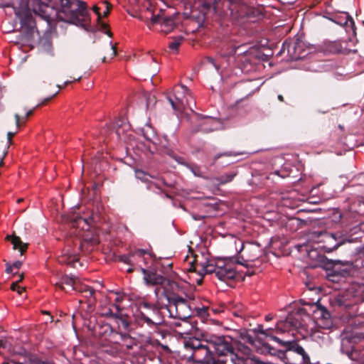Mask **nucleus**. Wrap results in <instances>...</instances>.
I'll return each mask as SVG.
<instances>
[{
    "label": "nucleus",
    "instance_id": "1",
    "mask_svg": "<svg viewBox=\"0 0 364 364\" xmlns=\"http://www.w3.org/2000/svg\"><path fill=\"white\" fill-rule=\"evenodd\" d=\"M60 9L57 11L48 4L41 3L34 9L36 14L48 23L55 18L70 22L75 25L81 24L88 12L85 2L80 0H60Z\"/></svg>",
    "mask_w": 364,
    "mask_h": 364
},
{
    "label": "nucleus",
    "instance_id": "2",
    "mask_svg": "<svg viewBox=\"0 0 364 364\" xmlns=\"http://www.w3.org/2000/svg\"><path fill=\"white\" fill-rule=\"evenodd\" d=\"M209 341L214 348L213 352L214 360H223V363L221 364H226L228 356L232 364H252V363L262 364L256 357H250L251 350L244 345H239L235 351L230 336H212ZM215 364L219 363L215 362Z\"/></svg>",
    "mask_w": 364,
    "mask_h": 364
},
{
    "label": "nucleus",
    "instance_id": "3",
    "mask_svg": "<svg viewBox=\"0 0 364 364\" xmlns=\"http://www.w3.org/2000/svg\"><path fill=\"white\" fill-rule=\"evenodd\" d=\"M232 261V258L219 259L215 262L207 261L200 264L201 269L198 274L203 277L205 274L214 273L218 279L223 282L233 279L237 273Z\"/></svg>",
    "mask_w": 364,
    "mask_h": 364
},
{
    "label": "nucleus",
    "instance_id": "4",
    "mask_svg": "<svg viewBox=\"0 0 364 364\" xmlns=\"http://www.w3.org/2000/svg\"><path fill=\"white\" fill-rule=\"evenodd\" d=\"M184 348L191 352L189 355L186 354L184 356L188 360L193 361L194 364H215L213 352L200 340L195 337L190 338L184 341ZM216 362L220 364L223 363L218 360Z\"/></svg>",
    "mask_w": 364,
    "mask_h": 364
},
{
    "label": "nucleus",
    "instance_id": "5",
    "mask_svg": "<svg viewBox=\"0 0 364 364\" xmlns=\"http://www.w3.org/2000/svg\"><path fill=\"white\" fill-rule=\"evenodd\" d=\"M162 296L166 301V304H163L162 306H166L169 316L181 319L183 321L184 325H188L186 319L190 318L193 314L191 304L184 298L176 294H168L164 291Z\"/></svg>",
    "mask_w": 364,
    "mask_h": 364
},
{
    "label": "nucleus",
    "instance_id": "6",
    "mask_svg": "<svg viewBox=\"0 0 364 364\" xmlns=\"http://www.w3.org/2000/svg\"><path fill=\"white\" fill-rule=\"evenodd\" d=\"M163 304H166V301L162 296V294L158 297L156 303L151 305L149 303H144V306L151 310L149 314H146L143 312L140 313L139 319L143 323H146L149 327L154 330V333L161 334L159 327L164 323V317L161 312L162 309H166V306H162Z\"/></svg>",
    "mask_w": 364,
    "mask_h": 364
},
{
    "label": "nucleus",
    "instance_id": "7",
    "mask_svg": "<svg viewBox=\"0 0 364 364\" xmlns=\"http://www.w3.org/2000/svg\"><path fill=\"white\" fill-rule=\"evenodd\" d=\"M241 252H242L241 256L235 259L234 262L243 266H247L245 262H254L259 259L262 255V249L259 245L240 242V248L238 253Z\"/></svg>",
    "mask_w": 364,
    "mask_h": 364
},
{
    "label": "nucleus",
    "instance_id": "8",
    "mask_svg": "<svg viewBox=\"0 0 364 364\" xmlns=\"http://www.w3.org/2000/svg\"><path fill=\"white\" fill-rule=\"evenodd\" d=\"M313 316L318 328L328 330L333 326V321L329 312L321 305L314 304Z\"/></svg>",
    "mask_w": 364,
    "mask_h": 364
},
{
    "label": "nucleus",
    "instance_id": "9",
    "mask_svg": "<svg viewBox=\"0 0 364 364\" xmlns=\"http://www.w3.org/2000/svg\"><path fill=\"white\" fill-rule=\"evenodd\" d=\"M151 23L152 24H160L161 26V31L165 33H169L176 26L175 16L172 15L166 16L162 11H160V13L157 15L153 14L151 16Z\"/></svg>",
    "mask_w": 364,
    "mask_h": 364
},
{
    "label": "nucleus",
    "instance_id": "10",
    "mask_svg": "<svg viewBox=\"0 0 364 364\" xmlns=\"http://www.w3.org/2000/svg\"><path fill=\"white\" fill-rule=\"evenodd\" d=\"M13 9L15 15L20 20L21 27L26 28L28 31L32 30L34 28L35 21L30 11L25 8L13 7Z\"/></svg>",
    "mask_w": 364,
    "mask_h": 364
},
{
    "label": "nucleus",
    "instance_id": "11",
    "mask_svg": "<svg viewBox=\"0 0 364 364\" xmlns=\"http://www.w3.org/2000/svg\"><path fill=\"white\" fill-rule=\"evenodd\" d=\"M140 269L144 275V281L148 286L163 285L167 282L165 277L156 272L148 270L143 267H141Z\"/></svg>",
    "mask_w": 364,
    "mask_h": 364
},
{
    "label": "nucleus",
    "instance_id": "12",
    "mask_svg": "<svg viewBox=\"0 0 364 364\" xmlns=\"http://www.w3.org/2000/svg\"><path fill=\"white\" fill-rule=\"evenodd\" d=\"M348 296L352 299L354 304L364 301V284H351L348 289Z\"/></svg>",
    "mask_w": 364,
    "mask_h": 364
},
{
    "label": "nucleus",
    "instance_id": "13",
    "mask_svg": "<svg viewBox=\"0 0 364 364\" xmlns=\"http://www.w3.org/2000/svg\"><path fill=\"white\" fill-rule=\"evenodd\" d=\"M328 236L336 241V244L333 247L334 250L346 242L354 243L358 242V237H352L350 235H348L347 233H343V232L329 233Z\"/></svg>",
    "mask_w": 364,
    "mask_h": 364
},
{
    "label": "nucleus",
    "instance_id": "14",
    "mask_svg": "<svg viewBox=\"0 0 364 364\" xmlns=\"http://www.w3.org/2000/svg\"><path fill=\"white\" fill-rule=\"evenodd\" d=\"M331 20L336 24L346 26V29L350 28L352 29L353 32H355V22L348 13H342L340 15L336 16L334 18H331Z\"/></svg>",
    "mask_w": 364,
    "mask_h": 364
},
{
    "label": "nucleus",
    "instance_id": "15",
    "mask_svg": "<svg viewBox=\"0 0 364 364\" xmlns=\"http://www.w3.org/2000/svg\"><path fill=\"white\" fill-rule=\"evenodd\" d=\"M203 122L200 124V130L208 133L218 129L220 122L215 118L205 116L202 117Z\"/></svg>",
    "mask_w": 364,
    "mask_h": 364
},
{
    "label": "nucleus",
    "instance_id": "16",
    "mask_svg": "<svg viewBox=\"0 0 364 364\" xmlns=\"http://www.w3.org/2000/svg\"><path fill=\"white\" fill-rule=\"evenodd\" d=\"M145 254L152 256L151 252L144 249H137L129 255H123L119 257V260L125 264H132L135 257H143Z\"/></svg>",
    "mask_w": 364,
    "mask_h": 364
},
{
    "label": "nucleus",
    "instance_id": "17",
    "mask_svg": "<svg viewBox=\"0 0 364 364\" xmlns=\"http://www.w3.org/2000/svg\"><path fill=\"white\" fill-rule=\"evenodd\" d=\"M303 314L304 311L301 310L300 311H297L295 314L288 315L284 322V326L289 325L295 328L303 327L304 326V321L301 318Z\"/></svg>",
    "mask_w": 364,
    "mask_h": 364
},
{
    "label": "nucleus",
    "instance_id": "18",
    "mask_svg": "<svg viewBox=\"0 0 364 364\" xmlns=\"http://www.w3.org/2000/svg\"><path fill=\"white\" fill-rule=\"evenodd\" d=\"M6 240L8 241H10L11 243L13 245L14 250H18L21 255H22L23 253L26 250L28 247V244L23 243L21 238L16 235H7L6 237Z\"/></svg>",
    "mask_w": 364,
    "mask_h": 364
},
{
    "label": "nucleus",
    "instance_id": "19",
    "mask_svg": "<svg viewBox=\"0 0 364 364\" xmlns=\"http://www.w3.org/2000/svg\"><path fill=\"white\" fill-rule=\"evenodd\" d=\"M159 182H152L150 181L147 184V189L151 191L155 192L157 194H161V192H164V190L161 188V184H163L167 187H172V185L168 183L164 178H158Z\"/></svg>",
    "mask_w": 364,
    "mask_h": 364
},
{
    "label": "nucleus",
    "instance_id": "20",
    "mask_svg": "<svg viewBox=\"0 0 364 364\" xmlns=\"http://www.w3.org/2000/svg\"><path fill=\"white\" fill-rule=\"evenodd\" d=\"M73 290H75L77 291H79L80 293H85V297H92L95 294V289L92 288L91 287L86 285L85 284H82L80 279L78 278L76 284L75 286V288Z\"/></svg>",
    "mask_w": 364,
    "mask_h": 364
},
{
    "label": "nucleus",
    "instance_id": "21",
    "mask_svg": "<svg viewBox=\"0 0 364 364\" xmlns=\"http://www.w3.org/2000/svg\"><path fill=\"white\" fill-rule=\"evenodd\" d=\"M292 50L295 58H299L303 55V43L299 40H296L293 43L290 44L288 48V52L291 53Z\"/></svg>",
    "mask_w": 364,
    "mask_h": 364
},
{
    "label": "nucleus",
    "instance_id": "22",
    "mask_svg": "<svg viewBox=\"0 0 364 364\" xmlns=\"http://www.w3.org/2000/svg\"><path fill=\"white\" fill-rule=\"evenodd\" d=\"M230 3L229 10L232 15L235 14L237 16H242L244 13L242 11L244 6L240 5V0H228Z\"/></svg>",
    "mask_w": 364,
    "mask_h": 364
},
{
    "label": "nucleus",
    "instance_id": "23",
    "mask_svg": "<svg viewBox=\"0 0 364 364\" xmlns=\"http://www.w3.org/2000/svg\"><path fill=\"white\" fill-rule=\"evenodd\" d=\"M78 258L76 255L72 254L69 252V250H66V252L59 257L58 262L62 264H70L75 262H77Z\"/></svg>",
    "mask_w": 364,
    "mask_h": 364
},
{
    "label": "nucleus",
    "instance_id": "24",
    "mask_svg": "<svg viewBox=\"0 0 364 364\" xmlns=\"http://www.w3.org/2000/svg\"><path fill=\"white\" fill-rule=\"evenodd\" d=\"M95 331L99 336L107 338L112 333L113 328L109 324L103 323L100 325Z\"/></svg>",
    "mask_w": 364,
    "mask_h": 364
},
{
    "label": "nucleus",
    "instance_id": "25",
    "mask_svg": "<svg viewBox=\"0 0 364 364\" xmlns=\"http://www.w3.org/2000/svg\"><path fill=\"white\" fill-rule=\"evenodd\" d=\"M77 279L78 277L75 275H65L61 278L60 284H57V285L63 289V284H67L71 286L72 289H74Z\"/></svg>",
    "mask_w": 364,
    "mask_h": 364
},
{
    "label": "nucleus",
    "instance_id": "26",
    "mask_svg": "<svg viewBox=\"0 0 364 364\" xmlns=\"http://www.w3.org/2000/svg\"><path fill=\"white\" fill-rule=\"evenodd\" d=\"M164 154L169 156L171 158L174 159L178 164L185 165L186 164V160L183 157L180 156L175 154V152L168 147H164Z\"/></svg>",
    "mask_w": 364,
    "mask_h": 364
},
{
    "label": "nucleus",
    "instance_id": "27",
    "mask_svg": "<svg viewBox=\"0 0 364 364\" xmlns=\"http://www.w3.org/2000/svg\"><path fill=\"white\" fill-rule=\"evenodd\" d=\"M236 176V173L234 172L227 173L220 176L215 178V180L218 182V184H225L232 181L234 177Z\"/></svg>",
    "mask_w": 364,
    "mask_h": 364
},
{
    "label": "nucleus",
    "instance_id": "28",
    "mask_svg": "<svg viewBox=\"0 0 364 364\" xmlns=\"http://www.w3.org/2000/svg\"><path fill=\"white\" fill-rule=\"evenodd\" d=\"M135 176H136V178L141 180L143 182H146L147 183H149L150 178H156V177L155 176H151V175L149 174L148 173H146L142 170H140V169H136L135 171Z\"/></svg>",
    "mask_w": 364,
    "mask_h": 364
},
{
    "label": "nucleus",
    "instance_id": "29",
    "mask_svg": "<svg viewBox=\"0 0 364 364\" xmlns=\"http://www.w3.org/2000/svg\"><path fill=\"white\" fill-rule=\"evenodd\" d=\"M124 346L128 349H132L136 345V341L132 336L127 333L120 334Z\"/></svg>",
    "mask_w": 364,
    "mask_h": 364
},
{
    "label": "nucleus",
    "instance_id": "30",
    "mask_svg": "<svg viewBox=\"0 0 364 364\" xmlns=\"http://www.w3.org/2000/svg\"><path fill=\"white\" fill-rule=\"evenodd\" d=\"M21 265H22V262L18 261V260L13 262L12 264L6 263L5 271L8 274H10V273L16 274L18 272V270L21 268Z\"/></svg>",
    "mask_w": 364,
    "mask_h": 364
},
{
    "label": "nucleus",
    "instance_id": "31",
    "mask_svg": "<svg viewBox=\"0 0 364 364\" xmlns=\"http://www.w3.org/2000/svg\"><path fill=\"white\" fill-rule=\"evenodd\" d=\"M113 308L115 309V311H113L112 309H105L102 314L107 318H112L114 319L116 318V316H118L121 312V308L119 305L114 304L113 305Z\"/></svg>",
    "mask_w": 364,
    "mask_h": 364
},
{
    "label": "nucleus",
    "instance_id": "32",
    "mask_svg": "<svg viewBox=\"0 0 364 364\" xmlns=\"http://www.w3.org/2000/svg\"><path fill=\"white\" fill-rule=\"evenodd\" d=\"M115 320L119 328L127 330L129 328V322L125 318H124L121 312L118 316H116Z\"/></svg>",
    "mask_w": 364,
    "mask_h": 364
},
{
    "label": "nucleus",
    "instance_id": "33",
    "mask_svg": "<svg viewBox=\"0 0 364 364\" xmlns=\"http://www.w3.org/2000/svg\"><path fill=\"white\" fill-rule=\"evenodd\" d=\"M173 41L168 44V48L171 50L178 51V47L181 45L183 37L181 36H175L172 38Z\"/></svg>",
    "mask_w": 364,
    "mask_h": 364
},
{
    "label": "nucleus",
    "instance_id": "34",
    "mask_svg": "<svg viewBox=\"0 0 364 364\" xmlns=\"http://www.w3.org/2000/svg\"><path fill=\"white\" fill-rule=\"evenodd\" d=\"M343 44H346L343 41H335L331 46V50L333 53H341L344 52Z\"/></svg>",
    "mask_w": 364,
    "mask_h": 364
},
{
    "label": "nucleus",
    "instance_id": "35",
    "mask_svg": "<svg viewBox=\"0 0 364 364\" xmlns=\"http://www.w3.org/2000/svg\"><path fill=\"white\" fill-rule=\"evenodd\" d=\"M185 166H186L196 176H198V177L203 176L202 171L198 166L195 165V164L190 165V164H188L186 162Z\"/></svg>",
    "mask_w": 364,
    "mask_h": 364
},
{
    "label": "nucleus",
    "instance_id": "36",
    "mask_svg": "<svg viewBox=\"0 0 364 364\" xmlns=\"http://www.w3.org/2000/svg\"><path fill=\"white\" fill-rule=\"evenodd\" d=\"M354 205H358V209L355 210L360 215H364V200L359 198L353 203Z\"/></svg>",
    "mask_w": 364,
    "mask_h": 364
},
{
    "label": "nucleus",
    "instance_id": "37",
    "mask_svg": "<svg viewBox=\"0 0 364 364\" xmlns=\"http://www.w3.org/2000/svg\"><path fill=\"white\" fill-rule=\"evenodd\" d=\"M242 153H236L233 151H225L220 154H218L214 156L213 163H215L219 158L222 156H237L242 154Z\"/></svg>",
    "mask_w": 364,
    "mask_h": 364
},
{
    "label": "nucleus",
    "instance_id": "38",
    "mask_svg": "<svg viewBox=\"0 0 364 364\" xmlns=\"http://www.w3.org/2000/svg\"><path fill=\"white\" fill-rule=\"evenodd\" d=\"M23 279V276H21L20 279L18 281H17L16 282H14L11 284V289L13 290V291H17V293L19 294V295H21V294L25 291V288L24 287H21L20 286L18 285V282L19 281H21V279Z\"/></svg>",
    "mask_w": 364,
    "mask_h": 364
},
{
    "label": "nucleus",
    "instance_id": "39",
    "mask_svg": "<svg viewBox=\"0 0 364 364\" xmlns=\"http://www.w3.org/2000/svg\"><path fill=\"white\" fill-rule=\"evenodd\" d=\"M312 337L314 340L318 341L319 339H321L322 341H324L326 340V338H328V334H326V333H321L320 331H314L313 333H312Z\"/></svg>",
    "mask_w": 364,
    "mask_h": 364
},
{
    "label": "nucleus",
    "instance_id": "40",
    "mask_svg": "<svg viewBox=\"0 0 364 364\" xmlns=\"http://www.w3.org/2000/svg\"><path fill=\"white\" fill-rule=\"evenodd\" d=\"M167 99L169 101L170 104L171 105L173 109H174V110L180 109L179 105L181 103V102L178 97H176V101L173 100L170 97H168Z\"/></svg>",
    "mask_w": 364,
    "mask_h": 364
},
{
    "label": "nucleus",
    "instance_id": "41",
    "mask_svg": "<svg viewBox=\"0 0 364 364\" xmlns=\"http://www.w3.org/2000/svg\"><path fill=\"white\" fill-rule=\"evenodd\" d=\"M194 311H196L197 315L201 317H205L208 315V308L205 306H203L201 308H195Z\"/></svg>",
    "mask_w": 364,
    "mask_h": 364
},
{
    "label": "nucleus",
    "instance_id": "42",
    "mask_svg": "<svg viewBox=\"0 0 364 364\" xmlns=\"http://www.w3.org/2000/svg\"><path fill=\"white\" fill-rule=\"evenodd\" d=\"M336 262L341 264L343 266H345L346 267L345 271H346V272H349L353 269V263L350 261L341 262L340 260H338Z\"/></svg>",
    "mask_w": 364,
    "mask_h": 364
},
{
    "label": "nucleus",
    "instance_id": "43",
    "mask_svg": "<svg viewBox=\"0 0 364 364\" xmlns=\"http://www.w3.org/2000/svg\"><path fill=\"white\" fill-rule=\"evenodd\" d=\"M241 46H234L230 51L221 54V56L226 58L228 56L234 55H235L237 50Z\"/></svg>",
    "mask_w": 364,
    "mask_h": 364
},
{
    "label": "nucleus",
    "instance_id": "44",
    "mask_svg": "<svg viewBox=\"0 0 364 364\" xmlns=\"http://www.w3.org/2000/svg\"><path fill=\"white\" fill-rule=\"evenodd\" d=\"M232 314L235 316L241 317V318L245 316V315H246L245 312L242 308H240L236 311H232Z\"/></svg>",
    "mask_w": 364,
    "mask_h": 364
},
{
    "label": "nucleus",
    "instance_id": "45",
    "mask_svg": "<svg viewBox=\"0 0 364 364\" xmlns=\"http://www.w3.org/2000/svg\"><path fill=\"white\" fill-rule=\"evenodd\" d=\"M206 60L208 63H210V64H212L215 68V69L217 70H219L220 66L216 64L215 60V59L213 58H212V57H207L206 58Z\"/></svg>",
    "mask_w": 364,
    "mask_h": 364
},
{
    "label": "nucleus",
    "instance_id": "46",
    "mask_svg": "<svg viewBox=\"0 0 364 364\" xmlns=\"http://www.w3.org/2000/svg\"><path fill=\"white\" fill-rule=\"evenodd\" d=\"M102 4H105V6H106V9L105 10V11L103 13V16H106L107 15H108V14L109 12V9H110L111 5L107 1H102Z\"/></svg>",
    "mask_w": 364,
    "mask_h": 364
},
{
    "label": "nucleus",
    "instance_id": "47",
    "mask_svg": "<svg viewBox=\"0 0 364 364\" xmlns=\"http://www.w3.org/2000/svg\"><path fill=\"white\" fill-rule=\"evenodd\" d=\"M92 9L93 11H95V13L97 15V20L98 21H100L101 18H102V15L99 12V8L97 6H94L92 7Z\"/></svg>",
    "mask_w": 364,
    "mask_h": 364
},
{
    "label": "nucleus",
    "instance_id": "48",
    "mask_svg": "<svg viewBox=\"0 0 364 364\" xmlns=\"http://www.w3.org/2000/svg\"><path fill=\"white\" fill-rule=\"evenodd\" d=\"M0 347H1L3 348H7L8 343L6 341V339H4V338H1L0 339Z\"/></svg>",
    "mask_w": 364,
    "mask_h": 364
},
{
    "label": "nucleus",
    "instance_id": "49",
    "mask_svg": "<svg viewBox=\"0 0 364 364\" xmlns=\"http://www.w3.org/2000/svg\"><path fill=\"white\" fill-rule=\"evenodd\" d=\"M146 255H147L149 257V258H151L153 257V254L152 253H151V255H152L151 257H150L148 254H145L143 257H135V259H141L144 263V264H148V261H147V258L145 257Z\"/></svg>",
    "mask_w": 364,
    "mask_h": 364
},
{
    "label": "nucleus",
    "instance_id": "50",
    "mask_svg": "<svg viewBox=\"0 0 364 364\" xmlns=\"http://www.w3.org/2000/svg\"><path fill=\"white\" fill-rule=\"evenodd\" d=\"M264 347L265 348V349L268 350V352L270 354H272V355L274 354V352H273L274 350V349L273 348H271L269 344H267V343L264 344Z\"/></svg>",
    "mask_w": 364,
    "mask_h": 364
},
{
    "label": "nucleus",
    "instance_id": "51",
    "mask_svg": "<svg viewBox=\"0 0 364 364\" xmlns=\"http://www.w3.org/2000/svg\"><path fill=\"white\" fill-rule=\"evenodd\" d=\"M16 132H9L7 133V139H8V141L9 143H11V138L15 135Z\"/></svg>",
    "mask_w": 364,
    "mask_h": 364
},
{
    "label": "nucleus",
    "instance_id": "52",
    "mask_svg": "<svg viewBox=\"0 0 364 364\" xmlns=\"http://www.w3.org/2000/svg\"><path fill=\"white\" fill-rule=\"evenodd\" d=\"M256 331H257V332L260 333L261 334L267 335V333H266V330H264V329L262 328V326H259L257 327V328L256 329Z\"/></svg>",
    "mask_w": 364,
    "mask_h": 364
},
{
    "label": "nucleus",
    "instance_id": "53",
    "mask_svg": "<svg viewBox=\"0 0 364 364\" xmlns=\"http://www.w3.org/2000/svg\"><path fill=\"white\" fill-rule=\"evenodd\" d=\"M242 338H244L245 340H246L249 343H252V337L250 336H249V335H245V336H242Z\"/></svg>",
    "mask_w": 364,
    "mask_h": 364
},
{
    "label": "nucleus",
    "instance_id": "54",
    "mask_svg": "<svg viewBox=\"0 0 364 364\" xmlns=\"http://www.w3.org/2000/svg\"><path fill=\"white\" fill-rule=\"evenodd\" d=\"M16 119V126L18 127L20 124V116L18 114L14 115Z\"/></svg>",
    "mask_w": 364,
    "mask_h": 364
},
{
    "label": "nucleus",
    "instance_id": "55",
    "mask_svg": "<svg viewBox=\"0 0 364 364\" xmlns=\"http://www.w3.org/2000/svg\"><path fill=\"white\" fill-rule=\"evenodd\" d=\"M181 89L183 90V92H184V93L188 94V93H189V92H190L189 90L188 89V87H187L186 86H185V85H181Z\"/></svg>",
    "mask_w": 364,
    "mask_h": 364
},
{
    "label": "nucleus",
    "instance_id": "56",
    "mask_svg": "<svg viewBox=\"0 0 364 364\" xmlns=\"http://www.w3.org/2000/svg\"><path fill=\"white\" fill-rule=\"evenodd\" d=\"M161 194H163V197L166 198H171V196L166 193L164 190V192H161Z\"/></svg>",
    "mask_w": 364,
    "mask_h": 364
},
{
    "label": "nucleus",
    "instance_id": "57",
    "mask_svg": "<svg viewBox=\"0 0 364 364\" xmlns=\"http://www.w3.org/2000/svg\"><path fill=\"white\" fill-rule=\"evenodd\" d=\"M273 318L271 314H268L265 316V320L267 321H269Z\"/></svg>",
    "mask_w": 364,
    "mask_h": 364
},
{
    "label": "nucleus",
    "instance_id": "58",
    "mask_svg": "<svg viewBox=\"0 0 364 364\" xmlns=\"http://www.w3.org/2000/svg\"><path fill=\"white\" fill-rule=\"evenodd\" d=\"M277 98H278V100H279V101H281V102H284V97H283V96H282V95H279L277 96Z\"/></svg>",
    "mask_w": 364,
    "mask_h": 364
},
{
    "label": "nucleus",
    "instance_id": "59",
    "mask_svg": "<svg viewBox=\"0 0 364 364\" xmlns=\"http://www.w3.org/2000/svg\"><path fill=\"white\" fill-rule=\"evenodd\" d=\"M33 113V110H29L26 112V118L28 117V116H30L31 114H32Z\"/></svg>",
    "mask_w": 364,
    "mask_h": 364
},
{
    "label": "nucleus",
    "instance_id": "60",
    "mask_svg": "<svg viewBox=\"0 0 364 364\" xmlns=\"http://www.w3.org/2000/svg\"><path fill=\"white\" fill-rule=\"evenodd\" d=\"M56 94H57V92H55V94H53V95L52 97H48V98H46V99L44 100V102H46L48 101V100H49L50 99H51L53 96H55V95H56Z\"/></svg>",
    "mask_w": 364,
    "mask_h": 364
},
{
    "label": "nucleus",
    "instance_id": "61",
    "mask_svg": "<svg viewBox=\"0 0 364 364\" xmlns=\"http://www.w3.org/2000/svg\"><path fill=\"white\" fill-rule=\"evenodd\" d=\"M110 45H111L112 48V50H113L112 55H116V51H115V50H114V48L112 46V43H110Z\"/></svg>",
    "mask_w": 364,
    "mask_h": 364
},
{
    "label": "nucleus",
    "instance_id": "62",
    "mask_svg": "<svg viewBox=\"0 0 364 364\" xmlns=\"http://www.w3.org/2000/svg\"><path fill=\"white\" fill-rule=\"evenodd\" d=\"M11 363H12L13 364H22L21 363L16 362L15 360H11Z\"/></svg>",
    "mask_w": 364,
    "mask_h": 364
},
{
    "label": "nucleus",
    "instance_id": "63",
    "mask_svg": "<svg viewBox=\"0 0 364 364\" xmlns=\"http://www.w3.org/2000/svg\"><path fill=\"white\" fill-rule=\"evenodd\" d=\"M190 271H196V267H193V265H191V267H190L189 269Z\"/></svg>",
    "mask_w": 364,
    "mask_h": 364
},
{
    "label": "nucleus",
    "instance_id": "64",
    "mask_svg": "<svg viewBox=\"0 0 364 364\" xmlns=\"http://www.w3.org/2000/svg\"><path fill=\"white\" fill-rule=\"evenodd\" d=\"M2 364H9V361H4Z\"/></svg>",
    "mask_w": 364,
    "mask_h": 364
}]
</instances>
